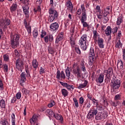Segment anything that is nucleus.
I'll list each match as a JSON object with an SVG mask.
<instances>
[{
    "mask_svg": "<svg viewBox=\"0 0 125 125\" xmlns=\"http://www.w3.org/2000/svg\"><path fill=\"white\" fill-rule=\"evenodd\" d=\"M10 43L12 48H17L20 43V35L19 34H11Z\"/></svg>",
    "mask_w": 125,
    "mask_h": 125,
    "instance_id": "1",
    "label": "nucleus"
},
{
    "mask_svg": "<svg viewBox=\"0 0 125 125\" xmlns=\"http://www.w3.org/2000/svg\"><path fill=\"white\" fill-rule=\"evenodd\" d=\"M72 73L78 80H80L83 76V73L81 68L77 63H74L72 66Z\"/></svg>",
    "mask_w": 125,
    "mask_h": 125,
    "instance_id": "2",
    "label": "nucleus"
},
{
    "mask_svg": "<svg viewBox=\"0 0 125 125\" xmlns=\"http://www.w3.org/2000/svg\"><path fill=\"white\" fill-rule=\"evenodd\" d=\"M49 18L48 21L50 23H52L53 21L57 19L58 17V13L56 10L53 9V8H51L49 9Z\"/></svg>",
    "mask_w": 125,
    "mask_h": 125,
    "instance_id": "3",
    "label": "nucleus"
},
{
    "mask_svg": "<svg viewBox=\"0 0 125 125\" xmlns=\"http://www.w3.org/2000/svg\"><path fill=\"white\" fill-rule=\"evenodd\" d=\"M86 42H87V35L83 34L79 41V45L83 50H86Z\"/></svg>",
    "mask_w": 125,
    "mask_h": 125,
    "instance_id": "4",
    "label": "nucleus"
},
{
    "mask_svg": "<svg viewBox=\"0 0 125 125\" xmlns=\"http://www.w3.org/2000/svg\"><path fill=\"white\" fill-rule=\"evenodd\" d=\"M118 69L119 70V72L121 74L122 76L125 73V68L124 67V62L122 60H118L117 61V65Z\"/></svg>",
    "mask_w": 125,
    "mask_h": 125,
    "instance_id": "5",
    "label": "nucleus"
},
{
    "mask_svg": "<svg viewBox=\"0 0 125 125\" xmlns=\"http://www.w3.org/2000/svg\"><path fill=\"white\" fill-rule=\"evenodd\" d=\"M10 25V20L9 19H0V27H2L3 29H6L7 28V26H9Z\"/></svg>",
    "mask_w": 125,
    "mask_h": 125,
    "instance_id": "6",
    "label": "nucleus"
},
{
    "mask_svg": "<svg viewBox=\"0 0 125 125\" xmlns=\"http://www.w3.org/2000/svg\"><path fill=\"white\" fill-rule=\"evenodd\" d=\"M112 87L114 91L119 90V88L121 86V81L119 80H115L111 82Z\"/></svg>",
    "mask_w": 125,
    "mask_h": 125,
    "instance_id": "7",
    "label": "nucleus"
},
{
    "mask_svg": "<svg viewBox=\"0 0 125 125\" xmlns=\"http://www.w3.org/2000/svg\"><path fill=\"white\" fill-rule=\"evenodd\" d=\"M24 64H23V61L21 60H17L16 61V68L22 72V69H23Z\"/></svg>",
    "mask_w": 125,
    "mask_h": 125,
    "instance_id": "8",
    "label": "nucleus"
},
{
    "mask_svg": "<svg viewBox=\"0 0 125 125\" xmlns=\"http://www.w3.org/2000/svg\"><path fill=\"white\" fill-rule=\"evenodd\" d=\"M27 75L25 72H22L21 74V80H20V84L21 86H24V83H26L27 81Z\"/></svg>",
    "mask_w": 125,
    "mask_h": 125,
    "instance_id": "9",
    "label": "nucleus"
},
{
    "mask_svg": "<svg viewBox=\"0 0 125 125\" xmlns=\"http://www.w3.org/2000/svg\"><path fill=\"white\" fill-rule=\"evenodd\" d=\"M56 78L58 80H60V79H63L64 80L66 78L64 71H62L60 73V70H57Z\"/></svg>",
    "mask_w": 125,
    "mask_h": 125,
    "instance_id": "10",
    "label": "nucleus"
},
{
    "mask_svg": "<svg viewBox=\"0 0 125 125\" xmlns=\"http://www.w3.org/2000/svg\"><path fill=\"white\" fill-rule=\"evenodd\" d=\"M82 13H86V9H85V7L83 4L81 5V8H79L76 12L77 15H81Z\"/></svg>",
    "mask_w": 125,
    "mask_h": 125,
    "instance_id": "11",
    "label": "nucleus"
},
{
    "mask_svg": "<svg viewBox=\"0 0 125 125\" xmlns=\"http://www.w3.org/2000/svg\"><path fill=\"white\" fill-rule=\"evenodd\" d=\"M58 28H59V24L57 22H54L50 25V31L56 32L58 30Z\"/></svg>",
    "mask_w": 125,
    "mask_h": 125,
    "instance_id": "12",
    "label": "nucleus"
},
{
    "mask_svg": "<svg viewBox=\"0 0 125 125\" xmlns=\"http://www.w3.org/2000/svg\"><path fill=\"white\" fill-rule=\"evenodd\" d=\"M94 42H97L100 48H104V40L103 38H100Z\"/></svg>",
    "mask_w": 125,
    "mask_h": 125,
    "instance_id": "13",
    "label": "nucleus"
},
{
    "mask_svg": "<svg viewBox=\"0 0 125 125\" xmlns=\"http://www.w3.org/2000/svg\"><path fill=\"white\" fill-rule=\"evenodd\" d=\"M114 71L113 70V68L112 67H109L107 70H105L104 71V74H105L106 77H109L111 78L112 75H113Z\"/></svg>",
    "mask_w": 125,
    "mask_h": 125,
    "instance_id": "14",
    "label": "nucleus"
},
{
    "mask_svg": "<svg viewBox=\"0 0 125 125\" xmlns=\"http://www.w3.org/2000/svg\"><path fill=\"white\" fill-rule=\"evenodd\" d=\"M22 8L26 18H29V6L28 5L22 6Z\"/></svg>",
    "mask_w": 125,
    "mask_h": 125,
    "instance_id": "15",
    "label": "nucleus"
},
{
    "mask_svg": "<svg viewBox=\"0 0 125 125\" xmlns=\"http://www.w3.org/2000/svg\"><path fill=\"white\" fill-rule=\"evenodd\" d=\"M63 39H64V33L61 32L56 38V43H58L60 42H61Z\"/></svg>",
    "mask_w": 125,
    "mask_h": 125,
    "instance_id": "16",
    "label": "nucleus"
},
{
    "mask_svg": "<svg viewBox=\"0 0 125 125\" xmlns=\"http://www.w3.org/2000/svg\"><path fill=\"white\" fill-rule=\"evenodd\" d=\"M37 121H38V117L37 115H34L32 118L30 119L29 122L31 125H35L37 124Z\"/></svg>",
    "mask_w": 125,
    "mask_h": 125,
    "instance_id": "17",
    "label": "nucleus"
},
{
    "mask_svg": "<svg viewBox=\"0 0 125 125\" xmlns=\"http://www.w3.org/2000/svg\"><path fill=\"white\" fill-rule=\"evenodd\" d=\"M93 39L94 42H95V41H97V40H98L99 39H100V35H99V34L98 33V32H97V31H96V30H93Z\"/></svg>",
    "mask_w": 125,
    "mask_h": 125,
    "instance_id": "18",
    "label": "nucleus"
},
{
    "mask_svg": "<svg viewBox=\"0 0 125 125\" xmlns=\"http://www.w3.org/2000/svg\"><path fill=\"white\" fill-rule=\"evenodd\" d=\"M104 81V74L101 73L99 75L98 79H97L96 80V82H97V83L99 82V83H103Z\"/></svg>",
    "mask_w": 125,
    "mask_h": 125,
    "instance_id": "19",
    "label": "nucleus"
},
{
    "mask_svg": "<svg viewBox=\"0 0 125 125\" xmlns=\"http://www.w3.org/2000/svg\"><path fill=\"white\" fill-rule=\"evenodd\" d=\"M18 6V5L16 3H13L10 7L11 12L12 13H13V12H15V11H16V9H17Z\"/></svg>",
    "mask_w": 125,
    "mask_h": 125,
    "instance_id": "20",
    "label": "nucleus"
},
{
    "mask_svg": "<svg viewBox=\"0 0 125 125\" xmlns=\"http://www.w3.org/2000/svg\"><path fill=\"white\" fill-rule=\"evenodd\" d=\"M88 82L86 80H84L83 83H80L78 86L79 89H82V88H84L87 85Z\"/></svg>",
    "mask_w": 125,
    "mask_h": 125,
    "instance_id": "21",
    "label": "nucleus"
},
{
    "mask_svg": "<svg viewBox=\"0 0 125 125\" xmlns=\"http://www.w3.org/2000/svg\"><path fill=\"white\" fill-rule=\"evenodd\" d=\"M89 56L90 58H92V59H94V57H95V53L94 52V49H93V48H91L90 49Z\"/></svg>",
    "mask_w": 125,
    "mask_h": 125,
    "instance_id": "22",
    "label": "nucleus"
},
{
    "mask_svg": "<svg viewBox=\"0 0 125 125\" xmlns=\"http://www.w3.org/2000/svg\"><path fill=\"white\" fill-rule=\"evenodd\" d=\"M32 64L34 69H37L38 68V67H39V62L38 61H37L36 59H34L32 60Z\"/></svg>",
    "mask_w": 125,
    "mask_h": 125,
    "instance_id": "23",
    "label": "nucleus"
},
{
    "mask_svg": "<svg viewBox=\"0 0 125 125\" xmlns=\"http://www.w3.org/2000/svg\"><path fill=\"white\" fill-rule=\"evenodd\" d=\"M86 20H87V15H86V13H82L81 19V22L86 21Z\"/></svg>",
    "mask_w": 125,
    "mask_h": 125,
    "instance_id": "24",
    "label": "nucleus"
},
{
    "mask_svg": "<svg viewBox=\"0 0 125 125\" xmlns=\"http://www.w3.org/2000/svg\"><path fill=\"white\" fill-rule=\"evenodd\" d=\"M111 33H112V28H111V26H108L105 30V34L107 36H110Z\"/></svg>",
    "mask_w": 125,
    "mask_h": 125,
    "instance_id": "25",
    "label": "nucleus"
},
{
    "mask_svg": "<svg viewBox=\"0 0 125 125\" xmlns=\"http://www.w3.org/2000/svg\"><path fill=\"white\" fill-rule=\"evenodd\" d=\"M115 47L116 48H121V47H123V43H122V42H121V40H118L117 42L115 43Z\"/></svg>",
    "mask_w": 125,
    "mask_h": 125,
    "instance_id": "26",
    "label": "nucleus"
},
{
    "mask_svg": "<svg viewBox=\"0 0 125 125\" xmlns=\"http://www.w3.org/2000/svg\"><path fill=\"white\" fill-rule=\"evenodd\" d=\"M61 92L62 96L64 97H67L68 95H69V93L68 92V90L66 89L63 88L61 90Z\"/></svg>",
    "mask_w": 125,
    "mask_h": 125,
    "instance_id": "27",
    "label": "nucleus"
},
{
    "mask_svg": "<svg viewBox=\"0 0 125 125\" xmlns=\"http://www.w3.org/2000/svg\"><path fill=\"white\" fill-rule=\"evenodd\" d=\"M123 17L122 16H119L117 18V20L116 21V25L118 26H120L121 24H122V22H123Z\"/></svg>",
    "mask_w": 125,
    "mask_h": 125,
    "instance_id": "28",
    "label": "nucleus"
},
{
    "mask_svg": "<svg viewBox=\"0 0 125 125\" xmlns=\"http://www.w3.org/2000/svg\"><path fill=\"white\" fill-rule=\"evenodd\" d=\"M66 6L70 9V10H73V8H74V6H73V4H72V2L71 1H68L66 3Z\"/></svg>",
    "mask_w": 125,
    "mask_h": 125,
    "instance_id": "29",
    "label": "nucleus"
},
{
    "mask_svg": "<svg viewBox=\"0 0 125 125\" xmlns=\"http://www.w3.org/2000/svg\"><path fill=\"white\" fill-rule=\"evenodd\" d=\"M65 73L67 77V79L69 80V79H70V75H71V72H70V68H69V67H67L65 70Z\"/></svg>",
    "mask_w": 125,
    "mask_h": 125,
    "instance_id": "30",
    "label": "nucleus"
},
{
    "mask_svg": "<svg viewBox=\"0 0 125 125\" xmlns=\"http://www.w3.org/2000/svg\"><path fill=\"white\" fill-rule=\"evenodd\" d=\"M3 60L4 62H9V55L7 54L3 55Z\"/></svg>",
    "mask_w": 125,
    "mask_h": 125,
    "instance_id": "31",
    "label": "nucleus"
},
{
    "mask_svg": "<svg viewBox=\"0 0 125 125\" xmlns=\"http://www.w3.org/2000/svg\"><path fill=\"white\" fill-rule=\"evenodd\" d=\"M0 107L2 109H5V101L4 100H0Z\"/></svg>",
    "mask_w": 125,
    "mask_h": 125,
    "instance_id": "32",
    "label": "nucleus"
},
{
    "mask_svg": "<svg viewBox=\"0 0 125 125\" xmlns=\"http://www.w3.org/2000/svg\"><path fill=\"white\" fill-rule=\"evenodd\" d=\"M89 112L91 113L94 116H96V114L98 113V111L97 110V108H93L90 109Z\"/></svg>",
    "mask_w": 125,
    "mask_h": 125,
    "instance_id": "33",
    "label": "nucleus"
},
{
    "mask_svg": "<svg viewBox=\"0 0 125 125\" xmlns=\"http://www.w3.org/2000/svg\"><path fill=\"white\" fill-rule=\"evenodd\" d=\"M122 99V95L121 94H117L115 96L114 98V100L115 101H119V100H121Z\"/></svg>",
    "mask_w": 125,
    "mask_h": 125,
    "instance_id": "34",
    "label": "nucleus"
},
{
    "mask_svg": "<svg viewBox=\"0 0 125 125\" xmlns=\"http://www.w3.org/2000/svg\"><path fill=\"white\" fill-rule=\"evenodd\" d=\"M80 68L82 70L83 72H85L86 69H85V65H84V62L83 61L80 64Z\"/></svg>",
    "mask_w": 125,
    "mask_h": 125,
    "instance_id": "35",
    "label": "nucleus"
},
{
    "mask_svg": "<svg viewBox=\"0 0 125 125\" xmlns=\"http://www.w3.org/2000/svg\"><path fill=\"white\" fill-rule=\"evenodd\" d=\"M56 120H59V121H61V122L63 121V117H62V116L61 115L59 114H55V116H54Z\"/></svg>",
    "mask_w": 125,
    "mask_h": 125,
    "instance_id": "36",
    "label": "nucleus"
},
{
    "mask_svg": "<svg viewBox=\"0 0 125 125\" xmlns=\"http://www.w3.org/2000/svg\"><path fill=\"white\" fill-rule=\"evenodd\" d=\"M47 114H48L50 117H54V116H55L54 112L51 109H47Z\"/></svg>",
    "mask_w": 125,
    "mask_h": 125,
    "instance_id": "37",
    "label": "nucleus"
},
{
    "mask_svg": "<svg viewBox=\"0 0 125 125\" xmlns=\"http://www.w3.org/2000/svg\"><path fill=\"white\" fill-rule=\"evenodd\" d=\"M39 35V32H38V29L37 28L34 29L33 31V36L35 39H37V37Z\"/></svg>",
    "mask_w": 125,
    "mask_h": 125,
    "instance_id": "38",
    "label": "nucleus"
},
{
    "mask_svg": "<svg viewBox=\"0 0 125 125\" xmlns=\"http://www.w3.org/2000/svg\"><path fill=\"white\" fill-rule=\"evenodd\" d=\"M82 24L83 28H87V29H89V24L86 22L85 21H81Z\"/></svg>",
    "mask_w": 125,
    "mask_h": 125,
    "instance_id": "39",
    "label": "nucleus"
},
{
    "mask_svg": "<svg viewBox=\"0 0 125 125\" xmlns=\"http://www.w3.org/2000/svg\"><path fill=\"white\" fill-rule=\"evenodd\" d=\"M70 42L72 47L75 46V44H76V42H75V39L73 37L70 38Z\"/></svg>",
    "mask_w": 125,
    "mask_h": 125,
    "instance_id": "40",
    "label": "nucleus"
},
{
    "mask_svg": "<svg viewBox=\"0 0 125 125\" xmlns=\"http://www.w3.org/2000/svg\"><path fill=\"white\" fill-rule=\"evenodd\" d=\"M0 124H1V125H9L8 122H7V120H6V119H4L0 121Z\"/></svg>",
    "mask_w": 125,
    "mask_h": 125,
    "instance_id": "41",
    "label": "nucleus"
},
{
    "mask_svg": "<svg viewBox=\"0 0 125 125\" xmlns=\"http://www.w3.org/2000/svg\"><path fill=\"white\" fill-rule=\"evenodd\" d=\"M101 115H102L101 114V112H100L98 113L97 115L95 116L96 120H97V121L102 120V117H101Z\"/></svg>",
    "mask_w": 125,
    "mask_h": 125,
    "instance_id": "42",
    "label": "nucleus"
},
{
    "mask_svg": "<svg viewBox=\"0 0 125 125\" xmlns=\"http://www.w3.org/2000/svg\"><path fill=\"white\" fill-rule=\"evenodd\" d=\"M12 120L11 123L12 125H16L15 124V114L13 113L11 115Z\"/></svg>",
    "mask_w": 125,
    "mask_h": 125,
    "instance_id": "43",
    "label": "nucleus"
},
{
    "mask_svg": "<svg viewBox=\"0 0 125 125\" xmlns=\"http://www.w3.org/2000/svg\"><path fill=\"white\" fill-rule=\"evenodd\" d=\"M94 118V115L93 114L89 111L87 115V119L89 120H91Z\"/></svg>",
    "mask_w": 125,
    "mask_h": 125,
    "instance_id": "44",
    "label": "nucleus"
},
{
    "mask_svg": "<svg viewBox=\"0 0 125 125\" xmlns=\"http://www.w3.org/2000/svg\"><path fill=\"white\" fill-rule=\"evenodd\" d=\"M73 102L74 103L75 106L76 108L79 107V102H78V100L76 98H74L73 99Z\"/></svg>",
    "mask_w": 125,
    "mask_h": 125,
    "instance_id": "45",
    "label": "nucleus"
},
{
    "mask_svg": "<svg viewBox=\"0 0 125 125\" xmlns=\"http://www.w3.org/2000/svg\"><path fill=\"white\" fill-rule=\"evenodd\" d=\"M3 67V70L4 72H8V66L6 64H4L2 65Z\"/></svg>",
    "mask_w": 125,
    "mask_h": 125,
    "instance_id": "46",
    "label": "nucleus"
},
{
    "mask_svg": "<svg viewBox=\"0 0 125 125\" xmlns=\"http://www.w3.org/2000/svg\"><path fill=\"white\" fill-rule=\"evenodd\" d=\"M21 92L23 94H29V91L25 88H22L21 89Z\"/></svg>",
    "mask_w": 125,
    "mask_h": 125,
    "instance_id": "47",
    "label": "nucleus"
},
{
    "mask_svg": "<svg viewBox=\"0 0 125 125\" xmlns=\"http://www.w3.org/2000/svg\"><path fill=\"white\" fill-rule=\"evenodd\" d=\"M66 88H67V89H68V90H71V89H74V88H75V87L73 85H69L67 83Z\"/></svg>",
    "mask_w": 125,
    "mask_h": 125,
    "instance_id": "48",
    "label": "nucleus"
},
{
    "mask_svg": "<svg viewBox=\"0 0 125 125\" xmlns=\"http://www.w3.org/2000/svg\"><path fill=\"white\" fill-rule=\"evenodd\" d=\"M97 18L98 19H100V20H101L102 18H103V16L102 15V13H101V12H98L97 13Z\"/></svg>",
    "mask_w": 125,
    "mask_h": 125,
    "instance_id": "49",
    "label": "nucleus"
},
{
    "mask_svg": "<svg viewBox=\"0 0 125 125\" xmlns=\"http://www.w3.org/2000/svg\"><path fill=\"white\" fill-rule=\"evenodd\" d=\"M21 96H22V95L21 94V92H19L16 94V97L17 99H18V100L20 99Z\"/></svg>",
    "mask_w": 125,
    "mask_h": 125,
    "instance_id": "50",
    "label": "nucleus"
},
{
    "mask_svg": "<svg viewBox=\"0 0 125 125\" xmlns=\"http://www.w3.org/2000/svg\"><path fill=\"white\" fill-rule=\"evenodd\" d=\"M30 0H20V1L23 2L25 5H29V1Z\"/></svg>",
    "mask_w": 125,
    "mask_h": 125,
    "instance_id": "51",
    "label": "nucleus"
},
{
    "mask_svg": "<svg viewBox=\"0 0 125 125\" xmlns=\"http://www.w3.org/2000/svg\"><path fill=\"white\" fill-rule=\"evenodd\" d=\"M102 115H103L102 118H104V119H106L108 117V113L107 112H103Z\"/></svg>",
    "mask_w": 125,
    "mask_h": 125,
    "instance_id": "52",
    "label": "nucleus"
},
{
    "mask_svg": "<svg viewBox=\"0 0 125 125\" xmlns=\"http://www.w3.org/2000/svg\"><path fill=\"white\" fill-rule=\"evenodd\" d=\"M55 105V102L54 101H51L48 104V107L51 108V107H53Z\"/></svg>",
    "mask_w": 125,
    "mask_h": 125,
    "instance_id": "53",
    "label": "nucleus"
},
{
    "mask_svg": "<svg viewBox=\"0 0 125 125\" xmlns=\"http://www.w3.org/2000/svg\"><path fill=\"white\" fill-rule=\"evenodd\" d=\"M111 105L113 106V107H117L118 106V104H119V102L117 101L116 103L115 102H111Z\"/></svg>",
    "mask_w": 125,
    "mask_h": 125,
    "instance_id": "54",
    "label": "nucleus"
},
{
    "mask_svg": "<svg viewBox=\"0 0 125 125\" xmlns=\"http://www.w3.org/2000/svg\"><path fill=\"white\" fill-rule=\"evenodd\" d=\"M91 101H92L94 105H96V106H97L99 104L98 101L95 100V99L94 98H93Z\"/></svg>",
    "mask_w": 125,
    "mask_h": 125,
    "instance_id": "55",
    "label": "nucleus"
},
{
    "mask_svg": "<svg viewBox=\"0 0 125 125\" xmlns=\"http://www.w3.org/2000/svg\"><path fill=\"white\" fill-rule=\"evenodd\" d=\"M25 28L27 31L28 33L31 34L32 32H31V26L28 25V26H26Z\"/></svg>",
    "mask_w": 125,
    "mask_h": 125,
    "instance_id": "56",
    "label": "nucleus"
},
{
    "mask_svg": "<svg viewBox=\"0 0 125 125\" xmlns=\"http://www.w3.org/2000/svg\"><path fill=\"white\" fill-rule=\"evenodd\" d=\"M95 10L97 13L101 12V9L100 8V6L97 5L95 8Z\"/></svg>",
    "mask_w": 125,
    "mask_h": 125,
    "instance_id": "57",
    "label": "nucleus"
},
{
    "mask_svg": "<svg viewBox=\"0 0 125 125\" xmlns=\"http://www.w3.org/2000/svg\"><path fill=\"white\" fill-rule=\"evenodd\" d=\"M104 11L106 12V13H110V12L111 11V9H110V7L109 6H107L106 7V8H105L104 9Z\"/></svg>",
    "mask_w": 125,
    "mask_h": 125,
    "instance_id": "58",
    "label": "nucleus"
},
{
    "mask_svg": "<svg viewBox=\"0 0 125 125\" xmlns=\"http://www.w3.org/2000/svg\"><path fill=\"white\" fill-rule=\"evenodd\" d=\"M83 102H84V100L83 97H81L79 98V103L83 105Z\"/></svg>",
    "mask_w": 125,
    "mask_h": 125,
    "instance_id": "59",
    "label": "nucleus"
},
{
    "mask_svg": "<svg viewBox=\"0 0 125 125\" xmlns=\"http://www.w3.org/2000/svg\"><path fill=\"white\" fill-rule=\"evenodd\" d=\"M44 73H45L44 68L41 66L40 67V75H42Z\"/></svg>",
    "mask_w": 125,
    "mask_h": 125,
    "instance_id": "60",
    "label": "nucleus"
},
{
    "mask_svg": "<svg viewBox=\"0 0 125 125\" xmlns=\"http://www.w3.org/2000/svg\"><path fill=\"white\" fill-rule=\"evenodd\" d=\"M47 36H48V38L49 39V42H52V41H53V36H52V35L51 34H49Z\"/></svg>",
    "mask_w": 125,
    "mask_h": 125,
    "instance_id": "61",
    "label": "nucleus"
},
{
    "mask_svg": "<svg viewBox=\"0 0 125 125\" xmlns=\"http://www.w3.org/2000/svg\"><path fill=\"white\" fill-rule=\"evenodd\" d=\"M102 102L103 103V106H104V107H106V106L108 105V102L105 100V99H103L102 101Z\"/></svg>",
    "mask_w": 125,
    "mask_h": 125,
    "instance_id": "62",
    "label": "nucleus"
},
{
    "mask_svg": "<svg viewBox=\"0 0 125 125\" xmlns=\"http://www.w3.org/2000/svg\"><path fill=\"white\" fill-rule=\"evenodd\" d=\"M76 52L78 54H81V50L79 47H75Z\"/></svg>",
    "mask_w": 125,
    "mask_h": 125,
    "instance_id": "63",
    "label": "nucleus"
},
{
    "mask_svg": "<svg viewBox=\"0 0 125 125\" xmlns=\"http://www.w3.org/2000/svg\"><path fill=\"white\" fill-rule=\"evenodd\" d=\"M0 89L3 90V83H2V81L1 80H0Z\"/></svg>",
    "mask_w": 125,
    "mask_h": 125,
    "instance_id": "64",
    "label": "nucleus"
}]
</instances>
